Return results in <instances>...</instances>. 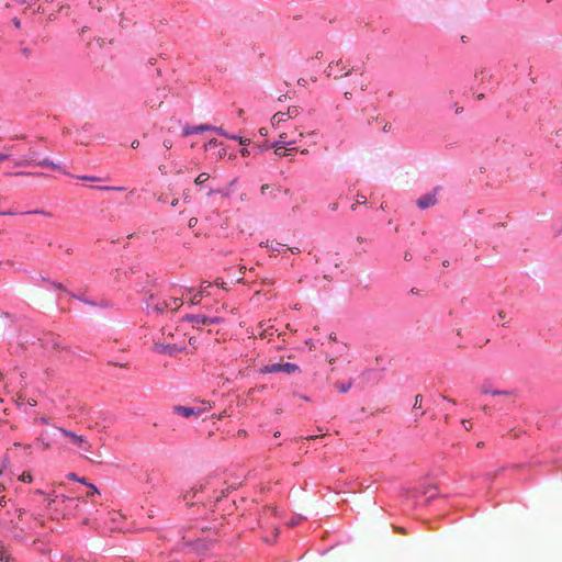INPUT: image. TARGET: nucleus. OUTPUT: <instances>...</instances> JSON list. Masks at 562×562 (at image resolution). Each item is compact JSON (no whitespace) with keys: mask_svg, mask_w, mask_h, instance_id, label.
Wrapping results in <instances>:
<instances>
[{"mask_svg":"<svg viewBox=\"0 0 562 562\" xmlns=\"http://www.w3.org/2000/svg\"><path fill=\"white\" fill-rule=\"evenodd\" d=\"M8 531L11 532L12 536L16 537V529L19 528L18 522H14L12 519L10 520L9 526L7 527Z\"/></svg>","mask_w":562,"mask_h":562,"instance_id":"26","label":"nucleus"},{"mask_svg":"<svg viewBox=\"0 0 562 562\" xmlns=\"http://www.w3.org/2000/svg\"><path fill=\"white\" fill-rule=\"evenodd\" d=\"M259 133H260V135H262V136H267V134H268V130H267L266 127H261V128L259 130Z\"/></svg>","mask_w":562,"mask_h":562,"instance_id":"50","label":"nucleus"},{"mask_svg":"<svg viewBox=\"0 0 562 562\" xmlns=\"http://www.w3.org/2000/svg\"><path fill=\"white\" fill-rule=\"evenodd\" d=\"M58 505H64V515H74L79 507L80 503H85L83 498H70L64 494L56 495Z\"/></svg>","mask_w":562,"mask_h":562,"instance_id":"5","label":"nucleus"},{"mask_svg":"<svg viewBox=\"0 0 562 562\" xmlns=\"http://www.w3.org/2000/svg\"><path fill=\"white\" fill-rule=\"evenodd\" d=\"M281 247H283V245L279 244V243H276V245H272L270 246V248L273 250V251H280Z\"/></svg>","mask_w":562,"mask_h":562,"instance_id":"42","label":"nucleus"},{"mask_svg":"<svg viewBox=\"0 0 562 562\" xmlns=\"http://www.w3.org/2000/svg\"><path fill=\"white\" fill-rule=\"evenodd\" d=\"M10 318L8 314L0 313V335L10 327Z\"/></svg>","mask_w":562,"mask_h":562,"instance_id":"15","label":"nucleus"},{"mask_svg":"<svg viewBox=\"0 0 562 562\" xmlns=\"http://www.w3.org/2000/svg\"><path fill=\"white\" fill-rule=\"evenodd\" d=\"M214 131L223 136L229 137L232 139H237L236 136L228 135L222 127H215Z\"/></svg>","mask_w":562,"mask_h":562,"instance_id":"31","label":"nucleus"},{"mask_svg":"<svg viewBox=\"0 0 562 562\" xmlns=\"http://www.w3.org/2000/svg\"><path fill=\"white\" fill-rule=\"evenodd\" d=\"M10 159L9 154L0 153V162Z\"/></svg>","mask_w":562,"mask_h":562,"instance_id":"44","label":"nucleus"},{"mask_svg":"<svg viewBox=\"0 0 562 562\" xmlns=\"http://www.w3.org/2000/svg\"><path fill=\"white\" fill-rule=\"evenodd\" d=\"M390 127V124L386 122L383 126V131L387 132Z\"/></svg>","mask_w":562,"mask_h":562,"instance_id":"58","label":"nucleus"},{"mask_svg":"<svg viewBox=\"0 0 562 562\" xmlns=\"http://www.w3.org/2000/svg\"><path fill=\"white\" fill-rule=\"evenodd\" d=\"M35 158H36V153L31 150L30 154L27 155V159L15 162V166L16 167L29 166L35 161Z\"/></svg>","mask_w":562,"mask_h":562,"instance_id":"16","label":"nucleus"},{"mask_svg":"<svg viewBox=\"0 0 562 562\" xmlns=\"http://www.w3.org/2000/svg\"><path fill=\"white\" fill-rule=\"evenodd\" d=\"M35 422L41 423V424L48 425V424H49V418H47V417H45V416H42V417H37V418H35Z\"/></svg>","mask_w":562,"mask_h":562,"instance_id":"36","label":"nucleus"},{"mask_svg":"<svg viewBox=\"0 0 562 562\" xmlns=\"http://www.w3.org/2000/svg\"><path fill=\"white\" fill-rule=\"evenodd\" d=\"M462 425H463V427H464L467 430H470V429H471V427H472V423H471L470 420H468V419H463V420H462Z\"/></svg>","mask_w":562,"mask_h":562,"instance_id":"40","label":"nucleus"},{"mask_svg":"<svg viewBox=\"0 0 562 562\" xmlns=\"http://www.w3.org/2000/svg\"><path fill=\"white\" fill-rule=\"evenodd\" d=\"M52 286H54L56 290L65 291V288L61 283L57 282H50Z\"/></svg>","mask_w":562,"mask_h":562,"instance_id":"41","label":"nucleus"},{"mask_svg":"<svg viewBox=\"0 0 562 562\" xmlns=\"http://www.w3.org/2000/svg\"><path fill=\"white\" fill-rule=\"evenodd\" d=\"M187 319L192 323L194 326L200 325H210L223 322L224 318L222 316H206V315H191L188 316Z\"/></svg>","mask_w":562,"mask_h":562,"instance_id":"8","label":"nucleus"},{"mask_svg":"<svg viewBox=\"0 0 562 562\" xmlns=\"http://www.w3.org/2000/svg\"><path fill=\"white\" fill-rule=\"evenodd\" d=\"M237 436L238 437H246L247 436V431L244 430V429H240V430L237 431Z\"/></svg>","mask_w":562,"mask_h":562,"instance_id":"48","label":"nucleus"},{"mask_svg":"<svg viewBox=\"0 0 562 562\" xmlns=\"http://www.w3.org/2000/svg\"><path fill=\"white\" fill-rule=\"evenodd\" d=\"M36 165L41 166V167H49L53 170H61L63 169L61 165L55 164L48 159H43V160L36 162Z\"/></svg>","mask_w":562,"mask_h":562,"instance_id":"17","label":"nucleus"},{"mask_svg":"<svg viewBox=\"0 0 562 562\" xmlns=\"http://www.w3.org/2000/svg\"><path fill=\"white\" fill-rule=\"evenodd\" d=\"M12 22H13V24H14V26H15L16 29H20V27H21V21H20L18 18H14V19L12 20Z\"/></svg>","mask_w":562,"mask_h":562,"instance_id":"46","label":"nucleus"},{"mask_svg":"<svg viewBox=\"0 0 562 562\" xmlns=\"http://www.w3.org/2000/svg\"><path fill=\"white\" fill-rule=\"evenodd\" d=\"M422 403H423V396L422 395H416L415 396V403H414V408H420L422 407Z\"/></svg>","mask_w":562,"mask_h":562,"instance_id":"33","label":"nucleus"},{"mask_svg":"<svg viewBox=\"0 0 562 562\" xmlns=\"http://www.w3.org/2000/svg\"><path fill=\"white\" fill-rule=\"evenodd\" d=\"M284 114H286V117L293 119V117H296L300 114V110H299L297 106H290L288 109V111L284 112Z\"/></svg>","mask_w":562,"mask_h":562,"instance_id":"22","label":"nucleus"},{"mask_svg":"<svg viewBox=\"0 0 562 562\" xmlns=\"http://www.w3.org/2000/svg\"><path fill=\"white\" fill-rule=\"evenodd\" d=\"M352 386V380H349L348 382H336L335 387L340 393H347Z\"/></svg>","mask_w":562,"mask_h":562,"instance_id":"18","label":"nucleus"},{"mask_svg":"<svg viewBox=\"0 0 562 562\" xmlns=\"http://www.w3.org/2000/svg\"><path fill=\"white\" fill-rule=\"evenodd\" d=\"M19 480L25 483H31L33 480V476L29 472H24L19 476Z\"/></svg>","mask_w":562,"mask_h":562,"instance_id":"27","label":"nucleus"},{"mask_svg":"<svg viewBox=\"0 0 562 562\" xmlns=\"http://www.w3.org/2000/svg\"><path fill=\"white\" fill-rule=\"evenodd\" d=\"M68 479L72 480V481L80 482V483H82V484H85V485L87 484L86 479H85V477H79V476H77V474H76V473H69V474H68Z\"/></svg>","mask_w":562,"mask_h":562,"instance_id":"29","label":"nucleus"},{"mask_svg":"<svg viewBox=\"0 0 562 562\" xmlns=\"http://www.w3.org/2000/svg\"><path fill=\"white\" fill-rule=\"evenodd\" d=\"M498 316H499L501 318H504V317H505L504 312H503V311H501V312L498 313Z\"/></svg>","mask_w":562,"mask_h":562,"instance_id":"63","label":"nucleus"},{"mask_svg":"<svg viewBox=\"0 0 562 562\" xmlns=\"http://www.w3.org/2000/svg\"><path fill=\"white\" fill-rule=\"evenodd\" d=\"M273 335V327L272 326H268L266 328H262L261 331H259V337L260 338H269Z\"/></svg>","mask_w":562,"mask_h":562,"instance_id":"21","label":"nucleus"},{"mask_svg":"<svg viewBox=\"0 0 562 562\" xmlns=\"http://www.w3.org/2000/svg\"><path fill=\"white\" fill-rule=\"evenodd\" d=\"M218 145H220V143L217 142V139L213 138L209 143L205 144V148L207 149V148L216 147Z\"/></svg>","mask_w":562,"mask_h":562,"instance_id":"34","label":"nucleus"},{"mask_svg":"<svg viewBox=\"0 0 562 562\" xmlns=\"http://www.w3.org/2000/svg\"><path fill=\"white\" fill-rule=\"evenodd\" d=\"M297 83H299V86H301V87H306V85H307V80H306V79H304V78H300V79L297 80Z\"/></svg>","mask_w":562,"mask_h":562,"instance_id":"45","label":"nucleus"},{"mask_svg":"<svg viewBox=\"0 0 562 562\" xmlns=\"http://www.w3.org/2000/svg\"><path fill=\"white\" fill-rule=\"evenodd\" d=\"M481 393L485 394V395L490 394L493 396H502V397L508 398V400L516 397V392L513 390H494L488 384L481 385Z\"/></svg>","mask_w":562,"mask_h":562,"instance_id":"9","label":"nucleus"},{"mask_svg":"<svg viewBox=\"0 0 562 562\" xmlns=\"http://www.w3.org/2000/svg\"><path fill=\"white\" fill-rule=\"evenodd\" d=\"M36 441L42 451H47L52 448V442L48 439L47 431H42L36 438Z\"/></svg>","mask_w":562,"mask_h":562,"instance_id":"14","label":"nucleus"},{"mask_svg":"<svg viewBox=\"0 0 562 562\" xmlns=\"http://www.w3.org/2000/svg\"><path fill=\"white\" fill-rule=\"evenodd\" d=\"M439 191V188H435L432 192L427 193L419 198L416 201V204L419 209L425 210L427 207L434 206L437 203V193Z\"/></svg>","mask_w":562,"mask_h":562,"instance_id":"10","label":"nucleus"},{"mask_svg":"<svg viewBox=\"0 0 562 562\" xmlns=\"http://www.w3.org/2000/svg\"><path fill=\"white\" fill-rule=\"evenodd\" d=\"M25 403H27L30 406H35L37 404L36 401L33 398H31V400L26 398Z\"/></svg>","mask_w":562,"mask_h":562,"instance_id":"49","label":"nucleus"},{"mask_svg":"<svg viewBox=\"0 0 562 562\" xmlns=\"http://www.w3.org/2000/svg\"><path fill=\"white\" fill-rule=\"evenodd\" d=\"M25 401H26V397H25L24 394H18L16 395L15 403H16L18 406L23 405L25 403Z\"/></svg>","mask_w":562,"mask_h":562,"instance_id":"32","label":"nucleus"},{"mask_svg":"<svg viewBox=\"0 0 562 562\" xmlns=\"http://www.w3.org/2000/svg\"><path fill=\"white\" fill-rule=\"evenodd\" d=\"M67 440L68 443L75 446L79 452L88 453L91 452L90 441L82 435H78L63 427H55Z\"/></svg>","mask_w":562,"mask_h":562,"instance_id":"2","label":"nucleus"},{"mask_svg":"<svg viewBox=\"0 0 562 562\" xmlns=\"http://www.w3.org/2000/svg\"><path fill=\"white\" fill-rule=\"evenodd\" d=\"M215 127H212L210 125H206V124H200V125H196V126H184L183 127V131H182V134L183 136H190L192 134H198V133H201V132H204V131H214Z\"/></svg>","mask_w":562,"mask_h":562,"instance_id":"12","label":"nucleus"},{"mask_svg":"<svg viewBox=\"0 0 562 562\" xmlns=\"http://www.w3.org/2000/svg\"><path fill=\"white\" fill-rule=\"evenodd\" d=\"M352 72V68L347 67L342 60H337L335 64L330 63L325 70L327 77H333L334 79H339L344 77L350 76Z\"/></svg>","mask_w":562,"mask_h":562,"instance_id":"4","label":"nucleus"},{"mask_svg":"<svg viewBox=\"0 0 562 562\" xmlns=\"http://www.w3.org/2000/svg\"><path fill=\"white\" fill-rule=\"evenodd\" d=\"M240 154H241V156H247V155L249 154V151H248V149L243 148V149L240 150Z\"/></svg>","mask_w":562,"mask_h":562,"instance_id":"57","label":"nucleus"},{"mask_svg":"<svg viewBox=\"0 0 562 562\" xmlns=\"http://www.w3.org/2000/svg\"><path fill=\"white\" fill-rule=\"evenodd\" d=\"M286 117V114L284 112H278L271 117V124L272 126H278L281 122H283Z\"/></svg>","mask_w":562,"mask_h":562,"instance_id":"19","label":"nucleus"},{"mask_svg":"<svg viewBox=\"0 0 562 562\" xmlns=\"http://www.w3.org/2000/svg\"><path fill=\"white\" fill-rule=\"evenodd\" d=\"M296 143V139H289V136L286 133H282L279 136L278 142L271 144V145H265L263 149L268 148H284L286 149L288 146L293 145Z\"/></svg>","mask_w":562,"mask_h":562,"instance_id":"11","label":"nucleus"},{"mask_svg":"<svg viewBox=\"0 0 562 562\" xmlns=\"http://www.w3.org/2000/svg\"><path fill=\"white\" fill-rule=\"evenodd\" d=\"M212 479L213 477H211V476L206 477L199 485H195V486L191 487L189 491H187L186 493H183V495H182L183 501L189 505H193L194 498L196 497L198 493L203 492L206 488V486L211 484Z\"/></svg>","mask_w":562,"mask_h":562,"instance_id":"6","label":"nucleus"},{"mask_svg":"<svg viewBox=\"0 0 562 562\" xmlns=\"http://www.w3.org/2000/svg\"><path fill=\"white\" fill-rule=\"evenodd\" d=\"M164 146H165V148L170 149L172 147V140L165 139L164 140Z\"/></svg>","mask_w":562,"mask_h":562,"instance_id":"43","label":"nucleus"},{"mask_svg":"<svg viewBox=\"0 0 562 562\" xmlns=\"http://www.w3.org/2000/svg\"><path fill=\"white\" fill-rule=\"evenodd\" d=\"M24 513H25L24 509H16L15 515H16L18 519H20L24 515Z\"/></svg>","mask_w":562,"mask_h":562,"instance_id":"47","label":"nucleus"},{"mask_svg":"<svg viewBox=\"0 0 562 562\" xmlns=\"http://www.w3.org/2000/svg\"><path fill=\"white\" fill-rule=\"evenodd\" d=\"M362 203H366V196H363V195H361V196H360V195H358L357 203H356V204H353V205L351 206V209H352V210H356V205H357V204H362Z\"/></svg>","mask_w":562,"mask_h":562,"instance_id":"37","label":"nucleus"},{"mask_svg":"<svg viewBox=\"0 0 562 562\" xmlns=\"http://www.w3.org/2000/svg\"><path fill=\"white\" fill-rule=\"evenodd\" d=\"M53 348H54V349H58V350H59V349H64L59 344H54V345H53Z\"/></svg>","mask_w":562,"mask_h":562,"instance_id":"59","label":"nucleus"},{"mask_svg":"<svg viewBox=\"0 0 562 562\" xmlns=\"http://www.w3.org/2000/svg\"><path fill=\"white\" fill-rule=\"evenodd\" d=\"M132 148H137L139 146V142L137 139L133 140L131 144Z\"/></svg>","mask_w":562,"mask_h":562,"instance_id":"52","label":"nucleus"},{"mask_svg":"<svg viewBox=\"0 0 562 562\" xmlns=\"http://www.w3.org/2000/svg\"><path fill=\"white\" fill-rule=\"evenodd\" d=\"M153 349L157 353L173 356L177 352H179L180 350H182L183 347L178 346L177 344L155 342Z\"/></svg>","mask_w":562,"mask_h":562,"instance_id":"7","label":"nucleus"},{"mask_svg":"<svg viewBox=\"0 0 562 562\" xmlns=\"http://www.w3.org/2000/svg\"><path fill=\"white\" fill-rule=\"evenodd\" d=\"M260 246H261V247H267V248H268V247H270V245H269V243H268V241H267V243H260Z\"/></svg>","mask_w":562,"mask_h":562,"instance_id":"62","label":"nucleus"},{"mask_svg":"<svg viewBox=\"0 0 562 562\" xmlns=\"http://www.w3.org/2000/svg\"><path fill=\"white\" fill-rule=\"evenodd\" d=\"M212 286V284L210 282H202L201 285H200V290H199V294L202 296L204 294H207V290Z\"/></svg>","mask_w":562,"mask_h":562,"instance_id":"24","label":"nucleus"},{"mask_svg":"<svg viewBox=\"0 0 562 562\" xmlns=\"http://www.w3.org/2000/svg\"><path fill=\"white\" fill-rule=\"evenodd\" d=\"M86 485L88 486L87 496L92 497V496L99 494V490L97 488V486H94L93 484H90V483H87Z\"/></svg>","mask_w":562,"mask_h":562,"instance_id":"25","label":"nucleus"},{"mask_svg":"<svg viewBox=\"0 0 562 562\" xmlns=\"http://www.w3.org/2000/svg\"><path fill=\"white\" fill-rule=\"evenodd\" d=\"M350 95H351V93H350V92H345V98H346V99H350Z\"/></svg>","mask_w":562,"mask_h":562,"instance_id":"64","label":"nucleus"},{"mask_svg":"<svg viewBox=\"0 0 562 562\" xmlns=\"http://www.w3.org/2000/svg\"><path fill=\"white\" fill-rule=\"evenodd\" d=\"M173 411L176 414L186 418H189L191 416H199V411H195V407L178 405L173 407Z\"/></svg>","mask_w":562,"mask_h":562,"instance_id":"13","label":"nucleus"},{"mask_svg":"<svg viewBox=\"0 0 562 562\" xmlns=\"http://www.w3.org/2000/svg\"><path fill=\"white\" fill-rule=\"evenodd\" d=\"M286 150H288V148L286 149L280 148V147L279 148H274V154L277 156H279V157H284L288 154ZM293 150H294V148H289V151H293Z\"/></svg>","mask_w":562,"mask_h":562,"instance_id":"28","label":"nucleus"},{"mask_svg":"<svg viewBox=\"0 0 562 562\" xmlns=\"http://www.w3.org/2000/svg\"><path fill=\"white\" fill-rule=\"evenodd\" d=\"M56 495L57 494H48L47 495L48 507H52L54 504L57 503Z\"/></svg>","mask_w":562,"mask_h":562,"instance_id":"30","label":"nucleus"},{"mask_svg":"<svg viewBox=\"0 0 562 562\" xmlns=\"http://www.w3.org/2000/svg\"><path fill=\"white\" fill-rule=\"evenodd\" d=\"M20 53L25 59H30L33 55V49L21 43Z\"/></svg>","mask_w":562,"mask_h":562,"instance_id":"20","label":"nucleus"},{"mask_svg":"<svg viewBox=\"0 0 562 562\" xmlns=\"http://www.w3.org/2000/svg\"><path fill=\"white\" fill-rule=\"evenodd\" d=\"M14 214H15V212L11 211V210L5 211V212H0V215H14Z\"/></svg>","mask_w":562,"mask_h":562,"instance_id":"51","label":"nucleus"},{"mask_svg":"<svg viewBox=\"0 0 562 562\" xmlns=\"http://www.w3.org/2000/svg\"><path fill=\"white\" fill-rule=\"evenodd\" d=\"M198 224V218L196 217H191L188 222V226L190 228H193L195 225Z\"/></svg>","mask_w":562,"mask_h":562,"instance_id":"39","label":"nucleus"},{"mask_svg":"<svg viewBox=\"0 0 562 562\" xmlns=\"http://www.w3.org/2000/svg\"><path fill=\"white\" fill-rule=\"evenodd\" d=\"M178 203H179V200H178V199H173V200L171 201V206H172V207H176V206L178 205Z\"/></svg>","mask_w":562,"mask_h":562,"instance_id":"56","label":"nucleus"},{"mask_svg":"<svg viewBox=\"0 0 562 562\" xmlns=\"http://www.w3.org/2000/svg\"><path fill=\"white\" fill-rule=\"evenodd\" d=\"M290 250H291L293 254H297V252H300V249H299V248H290Z\"/></svg>","mask_w":562,"mask_h":562,"instance_id":"61","label":"nucleus"},{"mask_svg":"<svg viewBox=\"0 0 562 562\" xmlns=\"http://www.w3.org/2000/svg\"><path fill=\"white\" fill-rule=\"evenodd\" d=\"M268 189H269V186L268 184H263L261 187V193L265 194L266 192H268Z\"/></svg>","mask_w":562,"mask_h":562,"instance_id":"53","label":"nucleus"},{"mask_svg":"<svg viewBox=\"0 0 562 562\" xmlns=\"http://www.w3.org/2000/svg\"><path fill=\"white\" fill-rule=\"evenodd\" d=\"M79 179H81V180H89V181H94V180H97L95 178H92V177H86V176L80 177Z\"/></svg>","mask_w":562,"mask_h":562,"instance_id":"55","label":"nucleus"},{"mask_svg":"<svg viewBox=\"0 0 562 562\" xmlns=\"http://www.w3.org/2000/svg\"><path fill=\"white\" fill-rule=\"evenodd\" d=\"M209 178H210V176H209L207 173L202 172V173H200V175L195 178L194 183H195L196 186H201V184H203L204 182H206V181L209 180Z\"/></svg>","mask_w":562,"mask_h":562,"instance_id":"23","label":"nucleus"},{"mask_svg":"<svg viewBox=\"0 0 562 562\" xmlns=\"http://www.w3.org/2000/svg\"><path fill=\"white\" fill-rule=\"evenodd\" d=\"M201 295L199 293L194 294L191 299H190V302L191 304H199L200 301H201Z\"/></svg>","mask_w":562,"mask_h":562,"instance_id":"35","label":"nucleus"},{"mask_svg":"<svg viewBox=\"0 0 562 562\" xmlns=\"http://www.w3.org/2000/svg\"><path fill=\"white\" fill-rule=\"evenodd\" d=\"M224 416H226V411H224L222 414H220L216 418L222 419Z\"/></svg>","mask_w":562,"mask_h":562,"instance_id":"60","label":"nucleus"},{"mask_svg":"<svg viewBox=\"0 0 562 562\" xmlns=\"http://www.w3.org/2000/svg\"><path fill=\"white\" fill-rule=\"evenodd\" d=\"M241 145H247L249 139H243L241 137L237 138Z\"/></svg>","mask_w":562,"mask_h":562,"instance_id":"54","label":"nucleus"},{"mask_svg":"<svg viewBox=\"0 0 562 562\" xmlns=\"http://www.w3.org/2000/svg\"><path fill=\"white\" fill-rule=\"evenodd\" d=\"M210 407H211V406L209 405V408H210ZM206 409H207V407L205 406V404H202V405H200V406H196V407H195V411H199V416H200L202 413H204Z\"/></svg>","mask_w":562,"mask_h":562,"instance_id":"38","label":"nucleus"},{"mask_svg":"<svg viewBox=\"0 0 562 562\" xmlns=\"http://www.w3.org/2000/svg\"><path fill=\"white\" fill-rule=\"evenodd\" d=\"M182 297L171 296L165 300H155L154 297H150L147 307L156 314H162L168 311L176 312L182 306Z\"/></svg>","mask_w":562,"mask_h":562,"instance_id":"1","label":"nucleus"},{"mask_svg":"<svg viewBox=\"0 0 562 562\" xmlns=\"http://www.w3.org/2000/svg\"><path fill=\"white\" fill-rule=\"evenodd\" d=\"M300 371L301 370L297 364L291 362H283L282 360L280 362H270L260 369V372L265 374L279 372H283L285 374H294L299 373Z\"/></svg>","mask_w":562,"mask_h":562,"instance_id":"3","label":"nucleus"}]
</instances>
